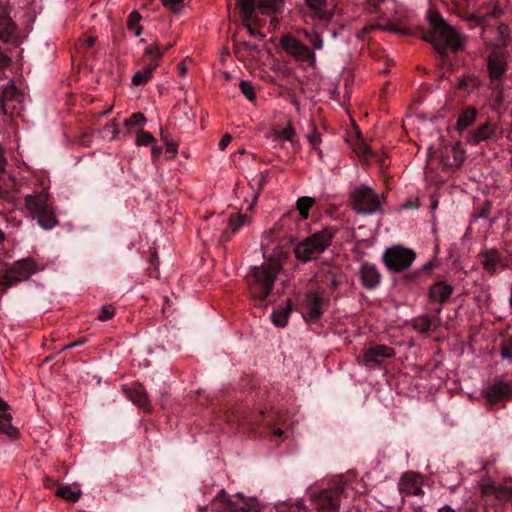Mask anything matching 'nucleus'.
<instances>
[{
	"label": "nucleus",
	"mask_w": 512,
	"mask_h": 512,
	"mask_svg": "<svg viewBox=\"0 0 512 512\" xmlns=\"http://www.w3.org/2000/svg\"><path fill=\"white\" fill-rule=\"evenodd\" d=\"M188 60V58L182 60L181 62L178 63L177 65V70H178V74L179 76L183 77L186 75L187 73V66H186V61Z\"/></svg>",
	"instance_id": "53"
},
{
	"label": "nucleus",
	"mask_w": 512,
	"mask_h": 512,
	"mask_svg": "<svg viewBox=\"0 0 512 512\" xmlns=\"http://www.w3.org/2000/svg\"><path fill=\"white\" fill-rule=\"evenodd\" d=\"M141 20L142 16L138 11L130 12V31H133L135 36H140L142 33L143 27L140 25Z\"/></svg>",
	"instance_id": "36"
},
{
	"label": "nucleus",
	"mask_w": 512,
	"mask_h": 512,
	"mask_svg": "<svg viewBox=\"0 0 512 512\" xmlns=\"http://www.w3.org/2000/svg\"><path fill=\"white\" fill-rule=\"evenodd\" d=\"M481 258V263L484 269L490 274H494L496 272L497 267L501 263V256L496 249H489L481 252L479 254Z\"/></svg>",
	"instance_id": "25"
},
{
	"label": "nucleus",
	"mask_w": 512,
	"mask_h": 512,
	"mask_svg": "<svg viewBox=\"0 0 512 512\" xmlns=\"http://www.w3.org/2000/svg\"><path fill=\"white\" fill-rule=\"evenodd\" d=\"M26 207L42 228L49 230L58 224L54 208L49 202L47 193L28 195L26 197Z\"/></svg>",
	"instance_id": "5"
},
{
	"label": "nucleus",
	"mask_w": 512,
	"mask_h": 512,
	"mask_svg": "<svg viewBox=\"0 0 512 512\" xmlns=\"http://www.w3.org/2000/svg\"><path fill=\"white\" fill-rule=\"evenodd\" d=\"M5 414H10L8 412V405L0 399V419H4Z\"/></svg>",
	"instance_id": "57"
},
{
	"label": "nucleus",
	"mask_w": 512,
	"mask_h": 512,
	"mask_svg": "<svg viewBox=\"0 0 512 512\" xmlns=\"http://www.w3.org/2000/svg\"><path fill=\"white\" fill-rule=\"evenodd\" d=\"M481 494L484 496L494 495L499 500H509L512 498V488L495 482L482 483L480 486Z\"/></svg>",
	"instance_id": "22"
},
{
	"label": "nucleus",
	"mask_w": 512,
	"mask_h": 512,
	"mask_svg": "<svg viewBox=\"0 0 512 512\" xmlns=\"http://www.w3.org/2000/svg\"><path fill=\"white\" fill-rule=\"evenodd\" d=\"M165 147L167 158L174 159L178 153V142L174 140L171 143H167Z\"/></svg>",
	"instance_id": "47"
},
{
	"label": "nucleus",
	"mask_w": 512,
	"mask_h": 512,
	"mask_svg": "<svg viewBox=\"0 0 512 512\" xmlns=\"http://www.w3.org/2000/svg\"><path fill=\"white\" fill-rule=\"evenodd\" d=\"M309 9L314 12L313 18L320 21H329L331 13L326 11V0H305Z\"/></svg>",
	"instance_id": "26"
},
{
	"label": "nucleus",
	"mask_w": 512,
	"mask_h": 512,
	"mask_svg": "<svg viewBox=\"0 0 512 512\" xmlns=\"http://www.w3.org/2000/svg\"><path fill=\"white\" fill-rule=\"evenodd\" d=\"M395 355L392 347L386 345H375L364 351L363 360L365 363L380 364L381 360L391 358Z\"/></svg>",
	"instance_id": "20"
},
{
	"label": "nucleus",
	"mask_w": 512,
	"mask_h": 512,
	"mask_svg": "<svg viewBox=\"0 0 512 512\" xmlns=\"http://www.w3.org/2000/svg\"><path fill=\"white\" fill-rule=\"evenodd\" d=\"M235 47H236L237 51L242 50V49L248 50V51H257L256 45H253L246 41L236 43Z\"/></svg>",
	"instance_id": "50"
},
{
	"label": "nucleus",
	"mask_w": 512,
	"mask_h": 512,
	"mask_svg": "<svg viewBox=\"0 0 512 512\" xmlns=\"http://www.w3.org/2000/svg\"><path fill=\"white\" fill-rule=\"evenodd\" d=\"M130 400L144 411H150V399L143 385L139 382L133 383L130 387Z\"/></svg>",
	"instance_id": "23"
},
{
	"label": "nucleus",
	"mask_w": 512,
	"mask_h": 512,
	"mask_svg": "<svg viewBox=\"0 0 512 512\" xmlns=\"http://www.w3.org/2000/svg\"><path fill=\"white\" fill-rule=\"evenodd\" d=\"M239 6L242 14H253L255 11V0H240Z\"/></svg>",
	"instance_id": "44"
},
{
	"label": "nucleus",
	"mask_w": 512,
	"mask_h": 512,
	"mask_svg": "<svg viewBox=\"0 0 512 512\" xmlns=\"http://www.w3.org/2000/svg\"><path fill=\"white\" fill-rule=\"evenodd\" d=\"M484 396L487 403L494 406L512 396V385L508 382L498 381L486 390Z\"/></svg>",
	"instance_id": "13"
},
{
	"label": "nucleus",
	"mask_w": 512,
	"mask_h": 512,
	"mask_svg": "<svg viewBox=\"0 0 512 512\" xmlns=\"http://www.w3.org/2000/svg\"><path fill=\"white\" fill-rule=\"evenodd\" d=\"M184 0H163V5L172 11H178Z\"/></svg>",
	"instance_id": "48"
},
{
	"label": "nucleus",
	"mask_w": 512,
	"mask_h": 512,
	"mask_svg": "<svg viewBox=\"0 0 512 512\" xmlns=\"http://www.w3.org/2000/svg\"><path fill=\"white\" fill-rule=\"evenodd\" d=\"M352 209L358 214H373L380 210L381 202L377 193L368 186L355 188L350 194Z\"/></svg>",
	"instance_id": "6"
},
{
	"label": "nucleus",
	"mask_w": 512,
	"mask_h": 512,
	"mask_svg": "<svg viewBox=\"0 0 512 512\" xmlns=\"http://www.w3.org/2000/svg\"><path fill=\"white\" fill-rule=\"evenodd\" d=\"M439 512H456L453 508H451L450 506L446 505L444 507H442L441 509H439Z\"/></svg>",
	"instance_id": "64"
},
{
	"label": "nucleus",
	"mask_w": 512,
	"mask_h": 512,
	"mask_svg": "<svg viewBox=\"0 0 512 512\" xmlns=\"http://www.w3.org/2000/svg\"><path fill=\"white\" fill-rule=\"evenodd\" d=\"M315 199L308 196H302L296 201V209L302 219H307L309 216V210L314 205Z\"/></svg>",
	"instance_id": "33"
},
{
	"label": "nucleus",
	"mask_w": 512,
	"mask_h": 512,
	"mask_svg": "<svg viewBox=\"0 0 512 512\" xmlns=\"http://www.w3.org/2000/svg\"><path fill=\"white\" fill-rule=\"evenodd\" d=\"M500 354L502 358L512 360V336L502 342L500 346Z\"/></svg>",
	"instance_id": "42"
},
{
	"label": "nucleus",
	"mask_w": 512,
	"mask_h": 512,
	"mask_svg": "<svg viewBox=\"0 0 512 512\" xmlns=\"http://www.w3.org/2000/svg\"><path fill=\"white\" fill-rule=\"evenodd\" d=\"M161 140L166 145L167 143H171L174 141V139L171 138V136L167 133H165L163 130H161Z\"/></svg>",
	"instance_id": "61"
},
{
	"label": "nucleus",
	"mask_w": 512,
	"mask_h": 512,
	"mask_svg": "<svg viewBox=\"0 0 512 512\" xmlns=\"http://www.w3.org/2000/svg\"><path fill=\"white\" fill-rule=\"evenodd\" d=\"M10 59L0 51V68L8 66Z\"/></svg>",
	"instance_id": "60"
},
{
	"label": "nucleus",
	"mask_w": 512,
	"mask_h": 512,
	"mask_svg": "<svg viewBox=\"0 0 512 512\" xmlns=\"http://www.w3.org/2000/svg\"><path fill=\"white\" fill-rule=\"evenodd\" d=\"M252 15L253 14H249V16L247 14H242L243 16V19H242V25L248 30V27H252L251 23H250V20L252 18Z\"/></svg>",
	"instance_id": "59"
},
{
	"label": "nucleus",
	"mask_w": 512,
	"mask_h": 512,
	"mask_svg": "<svg viewBox=\"0 0 512 512\" xmlns=\"http://www.w3.org/2000/svg\"><path fill=\"white\" fill-rule=\"evenodd\" d=\"M147 122L145 115L141 112H136L130 115V132H133L135 129L142 128Z\"/></svg>",
	"instance_id": "38"
},
{
	"label": "nucleus",
	"mask_w": 512,
	"mask_h": 512,
	"mask_svg": "<svg viewBox=\"0 0 512 512\" xmlns=\"http://www.w3.org/2000/svg\"><path fill=\"white\" fill-rule=\"evenodd\" d=\"M35 263L31 259H23L12 267L0 272V287L9 288L20 281L28 279L35 272Z\"/></svg>",
	"instance_id": "8"
},
{
	"label": "nucleus",
	"mask_w": 512,
	"mask_h": 512,
	"mask_svg": "<svg viewBox=\"0 0 512 512\" xmlns=\"http://www.w3.org/2000/svg\"><path fill=\"white\" fill-rule=\"evenodd\" d=\"M242 94L249 101H254L256 98L255 90L250 81L242 80L239 84Z\"/></svg>",
	"instance_id": "40"
},
{
	"label": "nucleus",
	"mask_w": 512,
	"mask_h": 512,
	"mask_svg": "<svg viewBox=\"0 0 512 512\" xmlns=\"http://www.w3.org/2000/svg\"><path fill=\"white\" fill-rule=\"evenodd\" d=\"M335 234L336 230L332 227L313 233L296 245L295 257L304 262L311 260L315 254L324 252L330 246Z\"/></svg>",
	"instance_id": "4"
},
{
	"label": "nucleus",
	"mask_w": 512,
	"mask_h": 512,
	"mask_svg": "<svg viewBox=\"0 0 512 512\" xmlns=\"http://www.w3.org/2000/svg\"><path fill=\"white\" fill-rule=\"evenodd\" d=\"M325 307V300L322 292L309 291L306 294L305 308L306 314L312 321H317L323 314Z\"/></svg>",
	"instance_id": "14"
},
{
	"label": "nucleus",
	"mask_w": 512,
	"mask_h": 512,
	"mask_svg": "<svg viewBox=\"0 0 512 512\" xmlns=\"http://www.w3.org/2000/svg\"><path fill=\"white\" fill-rule=\"evenodd\" d=\"M115 315V308L112 305H105L102 307L99 315L98 320L101 322H105L113 318Z\"/></svg>",
	"instance_id": "43"
},
{
	"label": "nucleus",
	"mask_w": 512,
	"mask_h": 512,
	"mask_svg": "<svg viewBox=\"0 0 512 512\" xmlns=\"http://www.w3.org/2000/svg\"><path fill=\"white\" fill-rule=\"evenodd\" d=\"M497 31H498V34H499V39L501 41H505L509 35H510V29H509V26L505 23H501L498 28H497Z\"/></svg>",
	"instance_id": "49"
},
{
	"label": "nucleus",
	"mask_w": 512,
	"mask_h": 512,
	"mask_svg": "<svg viewBox=\"0 0 512 512\" xmlns=\"http://www.w3.org/2000/svg\"><path fill=\"white\" fill-rule=\"evenodd\" d=\"M231 140L232 137L229 134H225L219 142V148L221 150H225L226 147L230 144Z\"/></svg>",
	"instance_id": "52"
},
{
	"label": "nucleus",
	"mask_w": 512,
	"mask_h": 512,
	"mask_svg": "<svg viewBox=\"0 0 512 512\" xmlns=\"http://www.w3.org/2000/svg\"><path fill=\"white\" fill-rule=\"evenodd\" d=\"M477 110L474 107L466 108L457 119V129L464 130L474 123L477 117Z\"/></svg>",
	"instance_id": "29"
},
{
	"label": "nucleus",
	"mask_w": 512,
	"mask_h": 512,
	"mask_svg": "<svg viewBox=\"0 0 512 512\" xmlns=\"http://www.w3.org/2000/svg\"><path fill=\"white\" fill-rule=\"evenodd\" d=\"M14 34V25L6 16L0 15V41L9 42Z\"/></svg>",
	"instance_id": "32"
},
{
	"label": "nucleus",
	"mask_w": 512,
	"mask_h": 512,
	"mask_svg": "<svg viewBox=\"0 0 512 512\" xmlns=\"http://www.w3.org/2000/svg\"><path fill=\"white\" fill-rule=\"evenodd\" d=\"M399 491L405 496H420L423 494L421 478L414 473H405L399 483Z\"/></svg>",
	"instance_id": "16"
},
{
	"label": "nucleus",
	"mask_w": 512,
	"mask_h": 512,
	"mask_svg": "<svg viewBox=\"0 0 512 512\" xmlns=\"http://www.w3.org/2000/svg\"><path fill=\"white\" fill-rule=\"evenodd\" d=\"M454 160L457 166H460L464 162V156L462 154L455 155Z\"/></svg>",
	"instance_id": "63"
},
{
	"label": "nucleus",
	"mask_w": 512,
	"mask_h": 512,
	"mask_svg": "<svg viewBox=\"0 0 512 512\" xmlns=\"http://www.w3.org/2000/svg\"><path fill=\"white\" fill-rule=\"evenodd\" d=\"M21 94L12 84H9L4 88L1 95V110L4 114H13L16 111V105L14 102L20 103Z\"/></svg>",
	"instance_id": "19"
},
{
	"label": "nucleus",
	"mask_w": 512,
	"mask_h": 512,
	"mask_svg": "<svg viewBox=\"0 0 512 512\" xmlns=\"http://www.w3.org/2000/svg\"><path fill=\"white\" fill-rule=\"evenodd\" d=\"M276 512H310V510L302 503H279L276 505Z\"/></svg>",
	"instance_id": "34"
},
{
	"label": "nucleus",
	"mask_w": 512,
	"mask_h": 512,
	"mask_svg": "<svg viewBox=\"0 0 512 512\" xmlns=\"http://www.w3.org/2000/svg\"><path fill=\"white\" fill-rule=\"evenodd\" d=\"M270 131L273 141H288L292 144L296 142V130L291 120L287 121L283 129H280L278 126H272Z\"/></svg>",
	"instance_id": "24"
},
{
	"label": "nucleus",
	"mask_w": 512,
	"mask_h": 512,
	"mask_svg": "<svg viewBox=\"0 0 512 512\" xmlns=\"http://www.w3.org/2000/svg\"><path fill=\"white\" fill-rule=\"evenodd\" d=\"M489 214H490V203H486V206L483 207L482 209H480L476 213V217H478V218H488Z\"/></svg>",
	"instance_id": "51"
},
{
	"label": "nucleus",
	"mask_w": 512,
	"mask_h": 512,
	"mask_svg": "<svg viewBox=\"0 0 512 512\" xmlns=\"http://www.w3.org/2000/svg\"><path fill=\"white\" fill-rule=\"evenodd\" d=\"M96 42V38L93 37V36H88L84 39V43L88 46V47H92Z\"/></svg>",
	"instance_id": "62"
},
{
	"label": "nucleus",
	"mask_w": 512,
	"mask_h": 512,
	"mask_svg": "<svg viewBox=\"0 0 512 512\" xmlns=\"http://www.w3.org/2000/svg\"><path fill=\"white\" fill-rule=\"evenodd\" d=\"M441 307L434 310V315H420L412 320V327L419 333H427L432 329H436L440 325L439 314L441 313Z\"/></svg>",
	"instance_id": "17"
},
{
	"label": "nucleus",
	"mask_w": 512,
	"mask_h": 512,
	"mask_svg": "<svg viewBox=\"0 0 512 512\" xmlns=\"http://www.w3.org/2000/svg\"><path fill=\"white\" fill-rule=\"evenodd\" d=\"M473 77H463L459 80L458 84H457V88L462 90V89H465L467 86H468V82L469 81H473Z\"/></svg>",
	"instance_id": "55"
},
{
	"label": "nucleus",
	"mask_w": 512,
	"mask_h": 512,
	"mask_svg": "<svg viewBox=\"0 0 512 512\" xmlns=\"http://www.w3.org/2000/svg\"><path fill=\"white\" fill-rule=\"evenodd\" d=\"M56 495L66 501L76 502L82 495V492L76 487L61 486L56 490Z\"/></svg>",
	"instance_id": "31"
},
{
	"label": "nucleus",
	"mask_w": 512,
	"mask_h": 512,
	"mask_svg": "<svg viewBox=\"0 0 512 512\" xmlns=\"http://www.w3.org/2000/svg\"><path fill=\"white\" fill-rule=\"evenodd\" d=\"M150 147H151L152 158L155 160L162 153V148L157 146V145H155V144L150 145Z\"/></svg>",
	"instance_id": "56"
},
{
	"label": "nucleus",
	"mask_w": 512,
	"mask_h": 512,
	"mask_svg": "<svg viewBox=\"0 0 512 512\" xmlns=\"http://www.w3.org/2000/svg\"><path fill=\"white\" fill-rule=\"evenodd\" d=\"M350 486L339 482L335 486L314 490L309 493V501L316 512H338L341 501L349 495Z\"/></svg>",
	"instance_id": "3"
},
{
	"label": "nucleus",
	"mask_w": 512,
	"mask_h": 512,
	"mask_svg": "<svg viewBox=\"0 0 512 512\" xmlns=\"http://www.w3.org/2000/svg\"><path fill=\"white\" fill-rule=\"evenodd\" d=\"M416 258V253L407 247L394 245L387 248L382 259L386 267L396 273L407 270Z\"/></svg>",
	"instance_id": "7"
},
{
	"label": "nucleus",
	"mask_w": 512,
	"mask_h": 512,
	"mask_svg": "<svg viewBox=\"0 0 512 512\" xmlns=\"http://www.w3.org/2000/svg\"><path fill=\"white\" fill-rule=\"evenodd\" d=\"M246 218V215L242 214L232 215L228 221V228L231 230V232H229L228 230L224 231L221 235V241H229L231 238V234L235 233L244 224Z\"/></svg>",
	"instance_id": "28"
},
{
	"label": "nucleus",
	"mask_w": 512,
	"mask_h": 512,
	"mask_svg": "<svg viewBox=\"0 0 512 512\" xmlns=\"http://www.w3.org/2000/svg\"><path fill=\"white\" fill-rule=\"evenodd\" d=\"M248 33L256 38H259L260 40L264 39V34H262L260 31H256L253 27H248Z\"/></svg>",
	"instance_id": "58"
},
{
	"label": "nucleus",
	"mask_w": 512,
	"mask_h": 512,
	"mask_svg": "<svg viewBox=\"0 0 512 512\" xmlns=\"http://www.w3.org/2000/svg\"><path fill=\"white\" fill-rule=\"evenodd\" d=\"M134 133V143L137 147L142 146H150L152 144H156L155 137L148 131H144L142 128L135 129Z\"/></svg>",
	"instance_id": "30"
},
{
	"label": "nucleus",
	"mask_w": 512,
	"mask_h": 512,
	"mask_svg": "<svg viewBox=\"0 0 512 512\" xmlns=\"http://www.w3.org/2000/svg\"><path fill=\"white\" fill-rule=\"evenodd\" d=\"M306 39L309 41V43L315 48V49H321L323 46V40L321 35L316 31H303Z\"/></svg>",
	"instance_id": "39"
},
{
	"label": "nucleus",
	"mask_w": 512,
	"mask_h": 512,
	"mask_svg": "<svg viewBox=\"0 0 512 512\" xmlns=\"http://www.w3.org/2000/svg\"><path fill=\"white\" fill-rule=\"evenodd\" d=\"M356 152L360 158L364 159H368L375 156L370 146L365 142H361L358 145V147L356 148Z\"/></svg>",
	"instance_id": "41"
},
{
	"label": "nucleus",
	"mask_w": 512,
	"mask_h": 512,
	"mask_svg": "<svg viewBox=\"0 0 512 512\" xmlns=\"http://www.w3.org/2000/svg\"><path fill=\"white\" fill-rule=\"evenodd\" d=\"M361 284L366 289H374L381 281V275L374 264L363 263L359 270Z\"/></svg>",
	"instance_id": "18"
},
{
	"label": "nucleus",
	"mask_w": 512,
	"mask_h": 512,
	"mask_svg": "<svg viewBox=\"0 0 512 512\" xmlns=\"http://www.w3.org/2000/svg\"><path fill=\"white\" fill-rule=\"evenodd\" d=\"M428 20L432 30L423 33V40L431 43L441 57H447L448 49L457 52L463 48L459 33L438 12H431Z\"/></svg>",
	"instance_id": "2"
},
{
	"label": "nucleus",
	"mask_w": 512,
	"mask_h": 512,
	"mask_svg": "<svg viewBox=\"0 0 512 512\" xmlns=\"http://www.w3.org/2000/svg\"><path fill=\"white\" fill-rule=\"evenodd\" d=\"M307 140L311 144L313 149H317L318 145L321 142L320 134L317 131L316 125L314 122L309 123V132L307 134Z\"/></svg>",
	"instance_id": "37"
},
{
	"label": "nucleus",
	"mask_w": 512,
	"mask_h": 512,
	"mask_svg": "<svg viewBox=\"0 0 512 512\" xmlns=\"http://www.w3.org/2000/svg\"><path fill=\"white\" fill-rule=\"evenodd\" d=\"M161 55L157 47L146 48L144 57L147 59V62L133 74L131 78L132 85L143 86L152 79L153 72L158 66Z\"/></svg>",
	"instance_id": "10"
},
{
	"label": "nucleus",
	"mask_w": 512,
	"mask_h": 512,
	"mask_svg": "<svg viewBox=\"0 0 512 512\" xmlns=\"http://www.w3.org/2000/svg\"><path fill=\"white\" fill-rule=\"evenodd\" d=\"M117 133H118V131H117L116 125L110 124V125H107L104 127V129L102 131V136L105 139L113 140V139H115Z\"/></svg>",
	"instance_id": "46"
},
{
	"label": "nucleus",
	"mask_w": 512,
	"mask_h": 512,
	"mask_svg": "<svg viewBox=\"0 0 512 512\" xmlns=\"http://www.w3.org/2000/svg\"><path fill=\"white\" fill-rule=\"evenodd\" d=\"M276 0H258V8H271L275 5Z\"/></svg>",
	"instance_id": "54"
},
{
	"label": "nucleus",
	"mask_w": 512,
	"mask_h": 512,
	"mask_svg": "<svg viewBox=\"0 0 512 512\" xmlns=\"http://www.w3.org/2000/svg\"><path fill=\"white\" fill-rule=\"evenodd\" d=\"M496 134V125L486 122L467 136V140L472 145H478L482 141L492 139Z\"/></svg>",
	"instance_id": "21"
},
{
	"label": "nucleus",
	"mask_w": 512,
	"mask_h": 512,
	"mask_svg": "<svg viewBox=\"0 0 512 512\" xmlns=\"http://www.w3.org/2000/svg\"><path fill=\"white\" fill-rule=\"evenodd\" d=\"M12 415L5 414L4 419H0V432L6 434L9 437H16L18 430L11 424Z\"/></svg>",
	"instance_id": "35"
},
{
	"label": "nucleus",
	"mask_w": 512,
	"mask_h": 512,
	"mask_svg": "<svg viewBox=\"0 0 512 512\" xmlns=\"http://www.w3.org/2000/svg\"><path fill=\"white\" fill-rule=\"evenodd\" d=\"M215 501L225 504L227 512H259V504L255 499L245 498L241 494L229 496L225 490H221L215 497Z\"/></svg>",
	"instance_id": "9"
},
{
	"label": "nucleus",
	"mask_w": 512,
	"mask_h": 512,
	"mask_svg": "<svg viewBox=\"0 0 512 512\" xmlns=\"http://www.w3.org/2000/svg\"><path fill=\"white\" fill-rule=\"evenodd\" d=\"M487 68L490 80L496 83L493 89L502 93L503 85L500 83V80L507 71V63L503 56L497 52L491 53L487 59Z\"/></svg>",
	"instance_id": "11"
},
{
	"label": "nucleus",
	"mask_w": 512,
	"mask_h": 512,
	"mask_svg": "<svg viewBox=\"0 0 512 512\" xmlns=\"http://www.w3.org/2000/svg\"><path fill=\"white\" fill-rule=\"evenodd\" d=\"M283 265L278 258L264 257V261L253 266L246 275L248 291L255 300L263 302L271 294Z\"/></svg>",
	"instance_id": "1"
},
{
	"label": "nucleus",
	"mask_w": 512,
	"mask_h": 512,
	"mask_svg": "<svg viewBox=\"0 0 512 512\" xmlns=\"http://www.w3.org/2000/svg\"><path fill=\"white\" fill-rule=\"evenodd\" d=\"M264 182H265V176L261 175L260 179L258 181V188H257V190H254L253 187L251 188L252 189V202L248 206V210H252L253 206L256 204V202L258 200L259 193H260V191L263 188Z\"/></svg>",
	"instance_id": "45"
},
{
	"label": "nucleus",
	"mask_w": 512,
	"mask_h": 512,
	"mask_svg": "<svg viewBox=\"0 0 512 512\" xmlns=\"http://www.w3.org/2000/svg\"><path fill=\"white\" fill-rule=\"evenodd\" d=\"M292 311L291 300L287 299L283 306H280L277 310L271 314V319L277 327H284L287 322L289 315Z\"/></svg>",
	"instance_id": "27"
},
{
	"label": "nucleus",
	"mask_w": 512,
	"mask_h": 512,
	"mask_svg": "<svg viewBox=\"0 0 512 512\" xmlns=\"http://www.w3.org/2000/svg\"><path fill=\"white\" fill-rule=\"evenodd\" d=\"M453 293L454 287L451 284L438 280L429 287L427 296L431 302L442 305L448 302Z\"/></svg>",
	"instance_id": "15"
},
{
	"label": "nucleus",
	"mask_w": 512,
	"mask_h": 512,
	"mask_svg": "<svg viewBox=\"0 0 512 512\" xmlns=\"http://www.w3.org/2000/svg\"><path fill=\"white\" fill-rule=\"evenodd\" d=\"M281 47L294 58L300 61L314 59V53L302 42L291 35H285L280 39Z\"/></svg>",
	"instance_id": "12"
}]
</instances>
